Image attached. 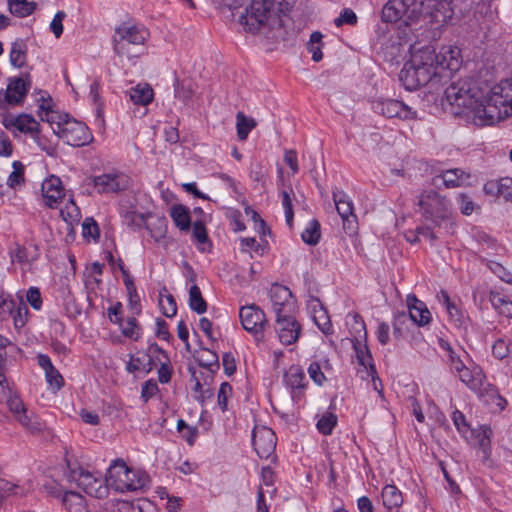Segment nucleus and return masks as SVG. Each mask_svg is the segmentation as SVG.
<instances>
[{"label": "nucleus", "instance_id": "10", "mask_svg": "<svg viewBox=\"0 0 512 512\" xmlns=\"http://www.w3.org/2000/svg\"><path fill=\"white\" fill-rule=\"evenodd\" d=\"M69 479L91 497L104 499L109 494L108 483L99 473H92L83 467H78L71 470Z\"/></svg>", "mask_w": 512, "mask_h": 512}, {"label": "nucleus", "instance_id": "13", "mask_svg": "<svg viewBox=\"0 0 512 512\" xmlns=\"http://www.w3.org/2000/svg\"><path fill=\"white\" fill-rule=\"evenodd\" d=\"M270 299L276 318L287 317L295 312L296 302L291 291L286 286L280 284L272 285Z\"/></svg>", "mask_w": 512, "mask_h": 512}, {"label": "nucleus", "instance_id": "6", "mask_svg": "<svg viewBox=\"0 0 512 512\" xmlns=\"http://www.w3.org/2000/svg\"><path fill=\"white\" fill-rule=\"evenodd\" d=\"M108 488L118 492L143 490L149 485V477L141 471L130 469L122 460L114 461L107 471Z\"/></svg>", "mask_w": 512, "mask_h": 512}, {"label": "nucleus", "instance_id": "19", "mask_svg": "<svg viewBox=\"0 0 512 512\" xmlns=\"http://www.w3.org/2000/svg\"><path fill=\"white\" fill-rule=\"evenodd\" d=\"M276 331L281 343L291 345L299 337L300 325L293 318V315L276 318Z\"/></svg>", "mask_w": 512, "mask_h": 512}, {"label": "nucleus", "instance_id": "35", "mask_svg": "<svg viewBox=\"0 0 512 512\" xmlns=\"http://www.w3.org/2000/svg\"><path fill=\"white\" fill-rule=\"evenodd\" d=\"M170 216L176 227L180 230L187 231L190 228L191 219L189 210L183 205H176L171 208Z\"/></svg>", "mask_w": 512, "mask_h": 512}, {"label": "nucleus", "instance_id": "22", "mask_svg": "<svg viewBox=\"0 0 512 512\" xmlns=\"http://www.w3.org/2000/svg\"><path fill=\"white\" fill-rule=\"evenodd\" d=\"M41 190L45 202L49 207H53L63 196L61 180L54 175L44 180Z\"/></svg>", "mask_w": 512, "mask_h": 512}, {"label": "nucleus", "instance_id": "42", "mask_svg": "<svg viewBox=\"0 0 512 512\" xmlns=\"http://www.w3.org/2000/svg\"><path fill=\"white\" fill-rule=\"evenodd\" d=\"M413 67L417 71L418 80L420 79L424 86L440 75L436 66L413 65Z\"/></svg>", "mask_w": 512, "mask_h": 512}, {"label": "nucleus", "instance_id": "9", "mask_svg": "<svg viewBox=\"0 0 512 512\" xmlns=\"http://www.w3.org/2000/svg\"><path fill=\"white\" fill-rule=\"evenodd\" d=\"M408 315L405 312L397 313L394 317L393 334L396 338L402 335L401 326L406 323L408 318L418 326L428 325L431 320V312L425 303L418 300L414 294H410L406 298Z\"/></svg>", "mask_w": 512, "mask_h": 512}, {"label": "nucleus", "instance_id": "32", "mask_svg": "<svg viewBox=\"0 0 512 512\" xmlns=\"http://www.w3.org/2000/svg\"><path fill=\"white\" fill-rule=\"evenodd\" d=\"M381 496L387 509L398 508L403 503L402 493L395 485H386L382 489Z\"/></svg>", "mask_w": 512, "mask_h": 512}, {"label": "nucleus", "instance_id": "63", "mask_svg": "<svg viewBox=\"0 0 512 512\" xmlns=\"http://www.w3.org/2000/svg\"><path fill=\"white\" fill-rule=\"evenodd\" d=\"M13 151L12 143L8 135L4 132L0 133V156L9 157Z\"/></svg>", "mask_w": 512, "mask_h": 512}, {"label": "nucleus", "instance_id": "15", "mask_svg": "<svg viewBox=\"0 0 512 512\" xmlns=\"http://www.w3.org/2000/svg\"><path fill=\"white\" fill-rule=\"evenodd\" d=\"M275 433L266 426H255L252 431L254 450L260 458L268 459L274 456L276 448Z\"/></svg>", "mask_w": 512, "mask_h": 512}, {"label": "nucleus", "instance_id": "41", "mask_svg": "<svg viewBox=\"0 0 512 512\" xmlns=\"http://www.w3.org/2000/svg\"><path fill=\"white\" fill-rule=\"evenodd\" d=\"M159 306L166 317H173L177 313L176 301L170 293H160Z\"/></svg>", "mask_w": 512, "mask_h": 512}, {"label": "nucleus", "instance_id": "5", "mask_svg": "<svg viewBox=\"0 0 512 512\" xmlns=\"http://www.w3.org/2000/svg\"><path fill=\"white\" fill-rule=\"evenodd\" d=\"M149 37L148 30L136 24L123 23L115 28L113 50L120 58H138Z\"/></svg>", "mask_w": 512, "mask_h": 512}, {"label": "nucleus", "instance_id": "8", "mask_svg": "<svg viewBox=\"0 0 512 512\" xmlns=\"http://www.w3.org/2000/svg\"><path fill=\"white\" fill-rule=\"evenodd\" d=\"M440 347L446 352L451 372L473 392H479L484 386L485 375L480 366L476 364L467 365L451 345L440 339Z\"/></svg>", "mask_w": 512, "mask_h": 512}, {"label": "nucleus", "instance_id": "62", "mask_svg": "<svg viewBox=\"0 0 512 512\" xmlns=\"http://www.w3.org/2000/svg\"><path fill=\"white\" fill-rule=\"evenodd\" d=\"M43 491L54 498L60 499L62 501V495L65 491L62 490L59 484L55 482H48L43 485Z\"/></svg>", "mask_w": 512, "mask_h": 512}, {"label": "nucleus", "instance_id": "16", "mask_svg": "<svg viewBox=\"0 0 512 512\" xmlns=\"http://www.w3.org/2000/svg\"><path fill=\"white\" fill-rule=\"evenodd\" d=\"M92 182L99 193H117L127 189L130 185L129 177L122 173L95 176Z\"/></svg>", "mask_w": 512, "mask_h": 512}, {"label": "nucleus", "instance_id": "14", "mask_svg": "<svg viewBox=\"0 0 512 512\" xmlns=\"http://www.w3.org/2000/svg\"><path fill=\"white\" fill-rule=\"evenodd\" d=\"M333 201L336 210L343 221V228L352 234L357 229L356 215L352 199L342 190L333 191Z\"/></svg>", "mask_w": 512, "mask_h": 512}, {"label": "nucleus", "instance_id": "60", "mask_svg": "<svg viewBox=\"0 0 512 512\" xmlns=\"http://www.w3.org/2000/svg\"><path fill=\"white\" fill-rule=\"evenodd\" d=\"M45 376L47 382L51 386H55L57 389L63 386V378L54 366L51 369L45 371Z\"/></svg>", "mask_w": 512, "mask_h": 512}, {"label": "nucleus", "instance_id": "55", "mask_svg": "<svg viewBox=\"0 0 512 512\" xmlns=\"http://www.w3.org/2000/svg\"><path fill=\"white\" fill-rule=\"evenodd\" d=\"M7 402V406L10 410V412L14 415V417L16 418L19 414H21L22 412L25 411L26 407L24 405V403L22 402V400L16 396V395H13V396H9L6 400Z\"/></svg>", "mask_w": 512, "mask_h": 512}, {"label": "nucleus", "instance_id": "30", "mask_svg": "<svg viewBox=\"0 0 512 512\" xmlns=\"http://www.w3.org/2000/svg\"><path fill=\"white\" fill-rule=\"evenodd\" d=\"M399 79L402 82L403 86L407 90H416L417 88L424 86L420 79L418 80V74L413 64L408 62L404 65L399 74Z\"/></svg>", "mask_w": 512, "mask_h": 512}, {"label": "nucleus", "instance_id": "1", "mask_svg": "<svg viewBox=\"0 0 512 512\" xmlns=\"http://www.w3.org/2000/svg\"><path fill=\"white\" fill-rule=\"evenodd\" d=\"M290 0H252L240 23L244 30L256 34L262 33L268 39L285 40L288 32L285 29V15L290 10Z\"/></svg>", "mask_w": 512, "mask_h": 512}, {"label": "nucleus", "instance_id": "50", "mask_svg": "<svg viewBox=\"0 0 512 512\" xmlns=\"http://www.w3.org/2000/svg\"><path fill=\"white\" fill-rule=\"evenodd\" d=\"M457 203L459 205V209L463 215L469 216L475 210V203L472 201L471 197L467 194L460 193L457 197Z\"/></svg>", "mask_w": 512, "mask_h": 512}, {"label": "nucleus", "instance_id": "47", "mask_svg": "<svg viewBox=\"0 0 512 512\" xmlns=\"http://www.w3.org/2000/svg\"><path fill=\"white\" fill-rule=\"evenodd\" d=\"M119 324L121 325V331L124 336L132 338L134 340L139 339L140 328L137 325L136 318H128L124 324L122 322H120Z\"/></svg>", "mask_w": 512, "mask_h": 512}, {"label": "nucleus", "instance_id": "39", "mask_svg": "<svg viewBox=\"0 0 512 512\" xmlns=\"http://www.w3.org/2000/svg\"><path fill=\"white\" fill-rule=\"evenodd\" d=\"M323 35L321 32H313L310 36V40L307 44L308 51L312 54V59L315 62H319L323 58L322 54V42Z\"/></svg>", "mask_w": 512, "mask_h": 512}, {"label": "nucleus", "instance_id": "12", "mask_svg": "<svg viewBox=\"0 0 512 512\" xmlns=\"http://www.w3.org/2000/svg\"><path fill=\"white\" fill-rule=\"evenodd\" d=\"M376 113L386 118H398L401 120H415L417 113L405 103L395 99H381L373 102Z\"/></svg>", "mask_w": 512, "mask_h": 512}, {"label": "nucleus", "instance_id": "2", "mask_svg": "<svg viewBox=\"0 0 512 512\" xmlns=\"http://www.w3.org/2000/svg\"><path fill=\"white\" fill-rule=\"evenodd\" d=\"M416 205L425 225L416 228V234L431 242L438 239L434 228H441L454 214L452 201L435 189H423L416 197Z\"/></svg>", "mask_w": 512, "mask_h": 512}, {"label": "nucleus", "instance_id": "48", "mask_svg": "<svg viewBox=\"0 0 512 512\" xmlns=\"http://www.w3.org/2000/svg\"><path fill=\"white\" fill-rule=\"evenodd\" d=\"M281 202L285 213V220L289 227H292L293 224V203L292 198L289 191H282L281 192Z\"/></svg>", "mask_w": 512, "mask_h": 512}, {"label": "nucleus", "instance_id": "52", "mask_svg": "<svg viewBox=\"0 0 512 512\" xmlns=\"http://www.w3.org/2000/svg\"><path fill=\"white\" fill-rule=\"evenodd\" d=\"M39 148L46 152L49 156H53L56 153V146L51 141H49L45 136L40 134V131L37 132L36 135L32 137Z\"/></svg>", "mask_w": 512, "mask_h": 512}, {"label": "nucleus", "instance_id": "57", "mask_svg": "<svg viewBox=\"0 0 512 512\" xmlns=\"http://www.w3.org/2000/svg\"><path fill=\"white\" fill-rule=\"evenodd\" d=\"M66 17V13L64 11H58L54 18L52 19L50 23V29L55 35L56 38H59L61 34L63 33V24L62 21Z\"/></svg>", "mask_w": 512, "mask_h": 512}, {"label": "nucleus", "instance_id": "28", "mask_svg": "<svg viewBox=\"0 0 512 512\" xmlns=\"http://www.w3.org/2000/svg\"><path fill=\"white\" fill-rule=\"evenodd\" d=\"M409 62L418 66L437 67V53H435V50L431 46H425L414 51Z\"/></svg>", "mask_w": 512, "mask_h": 512}, {"label": "nucleus", "instance_id": "33", "mask_svg": "<svg viewBox=\"0 0 512 512\" xmlns=\"http://www.w3.org/2000/svg\"><path fill=\"white\" fill-rule=\"evenodd\" d=\"M12 15L24 18L31 15L36 9V3L28 0H7Z\"/></svg>", "mask_w": 512, "mask_h": 512}, {"label": "nucleus", "instance_id": "44", "mask_svg": "<svg viewBox=\"0 0 512 512\" xmlns=\"http://www.w3.org/2000/svg\"><path fill=\"white\" fill-rule=\"evenodd\" d=\"M199 364L213 372L214 369L219 368L218 355L210 349H203L199 358Z\"/></svg>", "mask_w": 512, "mask_h": 512}, {"label": "nucleus", "instance_id": "64", "mask_svg": "<svg viewBox=\"0 0 512 512\" xmlns=\"http://www.w3.org/2000/svg\"><path fill=\"white\" fill-rule=\"evenodd\" d=\"M193 237L199 243H205L207 241V231L202 222L197 221L193 224Z\"/></svg>", "mask_w": 512, "mask_h": 512}, {"label": "nucleus", "instance_id": "49", "mask_svg": "<svg viewBox=\"0 0 512 512\" xmlns=\"http://www.w3.org/2000/svg\"><path fill=\"white\" fill-rule=\"evenodd\" d=\"M82 235L86 239L97 240L99 238L98 224L92 218H87L83 222Z\"/></svg>", "mask_w": 512, "mask_h": 512}, {"label": "nucleus", "instance_id": "4", "mask_svg": "<svg viewBox=\"0 0 512 512\" xmlns=\"http://www.w3.org/2000/svg\"><path fill=\"white\" fill-rule=\"evenodd\" d=\"M482 116H474L475 126H492L512 116V78L494 85L483 97Z\"/></svg>", "mask_w": 512, "mask_h": 512}, {"label": "nucleus", "instance_id": "21", "mask_svg": "<svg viewBox=\"0 0 512 512\" xmlns=\"http://www.w3.org/2000/svg\"><path fill=\"white\" fill-rule=\"evenodd\" d=\"M4 126L7 129H13V131L17 130L21 133L28 134L31 137L36 135L40 130V124L29 114H20L17 117L5 120Z\"/></svg>", "mask_w": 512, "mask_h": 512}, {"label": "nucleus", "instance_id": "46", "mask_svg": "<svg viewBox=\"0 0 512 512\" xmlns=\"http://www.w3.org/2000/svg\"><path fill=\"white\" fill-rule=\"evenodd\" d=\"M314 321L318 328L324 333L329 334L332 331V325L326 311L321 307L319 310H314Z\"/></svg>", "mask_w": 512, "mask_h": 512}, {"label": "nucleus", "instance_id": "53", "mask_svg": "<svg viewBox=\"0 0 512 512\" xmlns=\"http://www.w3.org/2000/svg\"><path fill=\"white\" fill-rule=\"evenodd\" d=\"M232 394V387L229 383L223 382L219 388L217 401L218 405L221 408L222 411H225L227 409V401L228 398Z\"/></svg>", "mask_w": 512, "mask_h": 512}, {"label": "nucleus", "instance_id": "24", "mask_svg": "<svg viewBox=\"0 0 512 512\" xmlns=\"http://www.w3.org/2000/svg\"><path fill=\"white\" fill-rule=\"evenodd\" d=\"M285 384L291 388L292 397L296 398L305 388V373L299 366L293 365L284 374Z\"/></svg>", "mask_w": 512, "mask_h": 512}, {"label": "nucleus", "instance_id": "45", "mask_svg": "<svg viewBox=\"0 0 512 512\" xmlns=\"http://www.w3.org/2000/svg\"><path fill=\"white\" fill-rule=\"evenodd\" d=\"M13 171L8 177V185L10 187H16L24 182V170L25 167L20 161H14L12 164Z\"/></svg>", "mask_w": 512, "mask_h": 512}, {"label": "nucleus", "instance_id": "54", "mask_svg": "<svg viewBox=\"0 0 512 512\" xmlns=\"http://www.w3.org/2000/svg\"><path fill=\"white\" fill-rule=\"evenodd\" d=\"M357 22V16L355 12L351 9H344L340 15L334 20V23L337 27H340L343 24L354 25Z\"/></svg>", "mask_w": 512, "mask_h": 512}, {"label": "nucleus", "instance_id": "36", "mask_svg": "<svg viewBox=\"0 0 512 512\" xmlns=\"http://www.w3.org/2000/svg\"><path fill=\"white\" fill-rule=\"evenodd\" d=\"M352 343L358 364L366 370V373L371 371V365L374 364L372 363V356L367 345L361 344L357 339L353 340Z\"/></svg>", "mask_w": 512, "mask_h": 512}, {"label": "nucleus", "instance_id": "26", "mask_svg": "<svg viewBox=\"0 0 512 512\" xmlns=\"http://www.w3.org/2000/svg\"><path fill=\"white\" fill-rule=\"evenodd\" d=\"M149 220H145V228L149 231L151 238L156 243H160L167 233V220L164 217L148 215Z\"/></svg>", "mask_w": 512, "mask_h": 512}, {"label": "nucleus", "instance_id": "58", "mask_svg": "<svg viewBox=\"0 0 512 512\" xmlns=\"http://www.w3.org/2000/svg\"><path fill=\"white\" fill-rule=\"evenodd\" d=\"M509 352L510 345L504 339H498L492 347V353L498 359L505 358L509 354Z\"/></svg>", "mask_w": 512, "mask_h": 512}, {"label": "nucleus", "instance_id": "37", "mask_svg": "<svg viewBox=\"0 0 512 512\" xmlns=\"http://www.w3.org/2000/svg\"><path fill=\"white\" fill-rule=\"evenodd\" d=\"M189 306L198 314H203L207 310V303L202 297L200 288L195 284L189 290Z\"/></svg>", "mask_w": 512, "mask_h": 512}, {"label": "nucleus", "instance_id": "29", "mask_svg": "<svg viewBox=\"0 0 512 512\" xmlns=\"http://www.w3.org/2000/svg\"><path fill=\"white\" fill-rule=\"evenodd\" d=\"M15 419L24 429L32 434L40 433L45 428L44 423L32 411H28L27 408Z\"/></svg>", "mask_w": 512, "mask_h": 512}, {"label": "nucleus", "instance_id": "27", "mask_svg": "<svg viewBox=\"0 0 512 512\" xmlns=\"http://www.w3.org/2000/svg\"><path fill=\"white\" fill-rule=\"evenodd\" d=\"M437 177L442 179L446 188H456L466 185L470 176L460 169H450L443 171Z\"/></svg>", "mask_w": 512, "mask_h": 512}, {"label": "nucleus", "instance_id": "38", "mask_svg": "<svg viewBox=\"0 0 512 512\" xmlns=\"http://www.w3.org/2000/svg\"><path fill=\"white\" fill-rule=\"evenodd\" d=\"M10 62L14 67L21 68L26 62V46L23 41H16L10 50Z\"/></svg>", "mask_w": 512, "mask_h": 512}, {"label": "nucleus", "instance_id": "7", "mask_svg": "<svg viewBox=\"0 0 512 512\" xmlns=\"http://www.w3.org/2000/svg\"><path fill=\"white\" fill-rule=\"evenodd\" d=\"M422 6L421 0H387L382 7L381 19L386 23L409 27L422 20Z\"/></svg>", "mask_w": 512, "mask_h": 512}, {"label": "nucleus", "instance_id": "61", "mask_svg": "<svg viewBox=\"0 0 512 512\" xmlns=\"http://www.w3.org/2000/svg\"><path fill=\"white\" fill-rule=\"evenodd\" d=\"M26 298L28 303L35 309L39 310L42 306L41 295L36 287H30L27 291Z\"/></svg>", "mask_w": 512, "mask_h": 512}, {"label": "nucleus", "instance_id": "51", "mask_svg": "<svg viewBox=\"0 0 512 512\" xmlns=\"http://www.w3.org/2000/svg\"><path fill=\"white\" fill-rule=\"evenodd\" d=\"M193 95V90L190 85H186L184 82H180L179 80L175 81V96L187 103Z\"/></svg>", "mask_w": 512, "mask_h": 512}, {"label": "nucleus", "instance_id": "25", "mask_svg": "<svg viewBox=\"0 0 512 512\" xmlns=\"http://www.w3.org/2000/svg\"><path fill=\"white\" fill-rule=\"evenodd\" d=\"M61 503L66 512H89L85 498L75 491H65Z\"/></svg>", "mask_w": 512, "mask_h": 512}, {"label": "nucleus", "instance_id": "11", "mask_svg": "<svg viewBox=\"0 0 512 512\" xmlns=\"http://www.w3.org/2000/svg\"><path fill=\"white\" fill-rule=\"evenodd\" d=\"M52 129L61 139L73 147H81L92 141L89 128L80 121L68 119L63 123H57V127Z\"/></svg>", "mask_w": 512, "mask_h": 512}, {"label": "nucleus", "instance_id": "18", "mask_svg": "<svg viewBox=\"0 0 512 512\" xmlns=\"http://www.w3.org/2000/svg\"><path fill=\"white\" fill-rule=\"evenodd\" d=\"M462 65L461 50L454 45H444L437 53V69L447 70L454 73Z\"/></svg>", "mask_w": 512, "mask_h": 512}, {"label": "nucleus", "instance_id": "23", "mask_svg": "<svg viewBox=\"0 0 512 512\" xmlns=\"http://www.w3.org/2000/svg\"><path fill=\"white\" fill-rule=\"evenodd\" d=\"M486 194L501 196L512 202V178L503 177L499 180H491L484 184Z\"/></svg>", "mask_w": 512, "mask_h": 512}, {"label": "nucleus", "instance_id": "59", "mask_svg": "<svg viewBox=\"0 0 512 512\" xmlns=\"http://www.w3.org/2000/svg\"><path fill=\"white\" fill-rule=\"evenodd\" d=\"M177 430L183 433L184 430L189 432V435L184 434V438L189 445H193L197 436V430L194 427L189 426L184 420L179 419L177 422Z\"/></svg>", "mask_w": 512, "mask_h": 512}, {"label": "nucleus", "instance_id": "56", "mask_svg": "<svg viewBox=\"0 0 512 512\" xmlns=\"http://www.w3.org/2000/svg\"><path fill=\"white\" fill-rule=\"evenodd\" d=\"M308 374L317 385H322L326 380V377L321 370V366L317 362H312L309 365Z\"/></svg>", "mask_w": 512, "mask_h": 512}, {"label": "nucleus", "instance_id": "3", "mask_svg": "<svg viewBox=\"0 0 512 512\" xmlns=\"http://www.w3.org/2000/svg\"><path fill=\"white\" fill-rule=\"evenodd\" d=\"M449 105L454 115L464 117L467 122L475 125L474 116H482L483 97L470 78L453 81L444 91L442 105Z\"/></svg>", "mask_w": 512, "mask_h": 512}, {"label": "nucleus", "instance_id": "31", "mask_svg": "<svg viewBox=\"0 0 512 512\" xmlns=\"http://www.w3.org/2000/svg\"><path fill=\"white\" fill-rule=\"evenodd\" d=\"M153 95L148 84H138L129 90V98L136 105H148L153 100Z\"/></svg>", "mask_w": 512, "mask_h": 512}, {"label": "nucleus", "instance_id": "17", "mask_svg": "<svg viewBox=\"0 0 512 512\" xmlns=\"http://www.w3.org/2000/svg\"><path fill=\"white\" fill-rule=\"evenodd\" d=\"M239 316L243 328L256 335L263 330L266 324L264 312L254 304L242 307Z\"/></svg>", "mask_w": 512, "mask_h": 512}, {"label": "nucleus", "instance_id": "43", "mask_svg": "<svg viewBox=\"0 0 512 512\" xmlns=\"http://www.w3.org/2000/svg\"><path fill=\"white\" fill-rule=\"evenodd\" d=\"M337 424V416L333 413L324 414L317 422V429L323 435H330Z\"/></svg>", "mask_w": 512, "mask_h": 512}, {"label": "nucleus", "instance_id": "20", "mask_svg": "<svg viewBox=\"0 0 512 512\" xmlns=\"http://www.w3.org/2000/svg\"><path fill=\"white\" fill-rule=\"evenodd\" d=\"M28 92V87L22 78H15L10 80L7 88L2 93V101L4 109L8 106H15L20 104Z\"/></svg>", "mask_w": 512, "mask_h": 512}, {"label": "nucleus", "instance_id": "40", "mask_svg": "<svg viewBox=\"0 0 512 512\" xmlns=\"http://www.w3.org/2000/svg\"><path fill=\"white\" fill-rule=\"evenodd\" d=\"M320 236V224L317 220L310 221L301 234L302 240L309 245H316L319 242Z\"/></svg>", "mask_w": 512, "mask_h": 512}, {"label": "nucleus", "instance_id": "34", "mask_svg": "<svg viewBox=\"0 0 512 512\" xmlns=\"http://www.w3.org/2000/svg\"><path fill=\"white\" fill-rule=\"evenodd\" d=\"M257 123L254 118L247 117L243 112L239 111L236 114V130L239 140L244 141L247 139L251 130L256 127Z\"/></svg>", "mask_w": 512, "mask_h": 512}]
</instances>
